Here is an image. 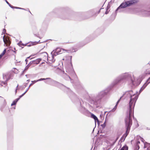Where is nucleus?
<instances>
[{
	"label": "nucleus",
	"mask_w": 150,
	"mask_h": 150,
	"mask_svg": "<svg viewBox=\"0 0 150 150\" xmlns=\"http://www.w3.org/2000/svg\"><path fill=\"white\" fill-rule=\"evenodd\" d=\"M28 91V90H27L24 93H23L22 95H21L22 96H23L24 94L27 92V91Z\"/></svg>",
	"instance_id": "nucleus-35"
},
{
	"label": "nucleus",
	"mask_w": 150,
	"mask_h": 150,
	"mask_svg": "<svg viewBox=\"0 0 150 150\" xmlns=\"http://www.w3.org/2000/svg\"><path fill=\"white\" fill-rule=\"evenodd\" d=\"M6 29H4V30H3V31H5V32H6Z\"/></svg>",
	"instance_id": "nucleus-47"
},
{
	"label": "nucleus",
	"mask_w": 150,
	"mask_h": 150,
	"mask_svg": "<svg viewBox=\"0 0 150 150\" xmlns=\"http://www.w3.org/2000/svg\"><path fill=\"white\" fill-rule=\"evenodd\" d=\"M16 102L14 101V100L12 104H11V106H13V105H16Z\"/></svg>",
	"instance_id": "nucleus-25"
},
{
	"label": "nucleus",
	"mask_w": 150,
	"mask_h": 150,
	"mask_svg": "<svg viewBox=\"0 0 150 150\" xmlns=\"http://www.w3.org/2000/svg\"><path fill=\"white\" fill-rule=\"evenodd\" d=\"M141 139L142 141L144 142V139H143L142 138H141Z\"/></svg>",
	"instance_id": "nucleus-42"
},
{
	"label": "nucleus",
	"mask_w": 150,
	"mask_h": 150,
	"mask_svg": "<svg viewBox=\"0 0 150 150\" xmlns=\"http://www.w3.org/2000/svg\"><path fill=\"white\" fill-rule=\"evenodd\" d=\"M127 96L129 97V112L127 113V115L125 120L126 124V132L123 135V137L125 139L128 134L131 125H132V118L133 115V110L135 103L138 98L137 95L135 94H132V91H129L127 93Z\"/></svg>",
	"instance_id": "nucleus-1"
},
{
	"label": "nucleus",
	"mask_w": 150,
	"mask_h": 150,
	"mask_svg": "<svg viewBox=\"0 0 150 150\" xmlns=\"http://www.w3.org/2000/svg\"><path fill=\"white\" fill-rule=\"evenodd\" d=\"M6 3L9 6H11V4L6 0H5Z\"/></svg>",
	"instance_id": "nucleus-29"
},
{
	"label": "nucleus",
	"mask_w": 150,
	"mask_h": 150,
	"mask_svg": "<svg viewBox=\"0 0 150 150\" xmlns=\"http://www.w3.org/2000/svg\"><path fill=\"white\" fill-rule=\"evenodd\" d=\"M14 8L16 9H22L24 10H25V9L23 8H22L20 7H14Z\"/></svg>",
	"instance_id": "nucleus-27"
},
{
	"label": "nucleus",
	"mask_w": 150,
	"mask_h": 150,
	"mask_svg": "<svg viewBox=\"0 0 150 150\" xmlns=\"http://www.w3.org/2000/svg\"><path fill=\"white\" fill-rule=\"evenodd\" d=\"M28 91V90H27L24 93H23L22 95H21L22 96H23L24 94L27 92V91Z\"/></svg>",
	"instance_id": "nucleus-34"
},
{
	"label": "nucleus",
	"mask_w": 150,
	"mask_h": 150,
	"mask_svg": "<svg viewBox=\"0 0 150 150\" xmlns=\"http://www.w3.org/2000/svg\"><path fill=\"white\" fill-rule=\"evenodd\" d=\"M67 57L68 58L70 59V60H71V58H72V56H67Z\"/></svg>",
	"instance_id": "nucleus-36"
},
{
	"label": "nucleus",
	"mask_w": 150,
	"mask_h": 150,
	"mask_svg": "<svg viewBox=\"0 0 150 150\" xmlns=\"http://www.w3.org/2000/svg\"><path fill=\"white\" fill-rule=\"evenodd\" d=\"M8 75H3V78L4 80H5L4 81H0V84L1 86H5L7 84L6 81L9 79V78H8Z\"/></svg>",
	"instance_id": "nucleus-6"
},
{
	"label": "nucleus",
	"mask_w": 150,
	"mask_h": 150,
	"mask_svg": "<svg viewBox=\"0 0 150 150\" xmlns=\"http://www.w3.org/2000/svg\"><path fill=\"white\" fill-rule=\"evenodd\" d=\"M38 43V42H31L30 43H27V45L26 46H28V47H30L32 45H35L36 44H37Z\"/></svg>",
	"instance_id": "nucleus-13"
},
{
	"label": "nucleus",
	"mask_w": 150,
	"mask_h": 150,
	"mask_svg": "<svg viewBox=\"0 0 150 150\" xmlns=\"http://www.w3.org/2000/svg\"><path fill=\"white\" fill-rule=\"evenodd\" d=\"M53 85L54 86L59 87L60 88L65 87V86L63 84L55 81H53Z\"/></svg>",
	"instance_id": "nucleus-9"
},
{
	"label": "nucleus",
	"mask_w": 150,
	"mask_h": 150,
	"mask_svg": "<svg viewBox=\"0 0 150 150\" xmlns=\"http://www.w3.org/2000/svg\"><path fill=\"white\" fill-rule=\"evenodd\" d=\"M128 147L126 146H123L121 149L120 150H128Z\"/></svg>",
	"instance_id": "nucleus-20"
},
{
	"label": "nucleus",
	"mask_w": 150,
	"mask_h": 150,
	"mask_svg": "<svg viewBox=\"0 0 150 150\" xmlns=\"http://www.w3.org/2000/svg\"><path fill=\"white\" fill-rule=\"evenodd\" d=\"M31 64H30V63L25 67V69H24V71H26V70H27L28 69V68H29V67L31 65Z\"/></svg>",
	"instance_id": "nucleus-22"
},
{
	"label": "nucleus",
	"mask_w": 150,
	"mask_h": 150,
	"mask_svg": "<svg viewBox=\"0 0 150 150\" xmlns=\"http://www.w3.org/2000/svg\"><path fill=\"white\" fill-rule=\"evenodd\" d=\"M33 84V83H31V84H30L28 88V89L27 90H28H28L29 89V88L30 87V86H32Z\"/></svg>",
	"instance_id": "nucleus-31"
},
{
	"label": "nucleus",
	"mask_w": 150,
	"mask_h": 150,
	"mask_svg": "<svg viewBox=\"0 0 150 150\" xmlns=\"http://www.w3.org/2000/svg\"><path fill=\"white\" fill-rule=\"evenodd\" d=\"M117 139V138L116 139V141H116Z\"/></svg>",
	"instance_id": "nucleus-52"
},
{
	"label": "nucleus",
	"mask_w": 150,
	"mask_h": 150,
	"mask_svg": "<svg viewBox=\"0 0 150 150\" xmlns=\"http://www.w3.org/2000/svg\"><path fill=\"white\" fill-rule=\"evenodd\" d=\"M139 14L144 16H148L150 15V11L142 9L140 11Z\"/></svg>",
	"instance_id": "nucleus-7"
},
{
	"label": "nucleus",
	"mask_w": 150,
	"mask_h": 150,
	"mask_svg": "<svg viewBox=\"0 0 150 150\" xmlns=\"http://www.w3.org/2000/svg\"><path fill=\"white\" fill-rule=\"evenodd\" d=\"M38 80H36H36H35V81H32V82L33 83H33V84L34 83H36V82H38Z\"/></svg>",
	"instance_id": "nucleus-30"
},
{
	"label": "nucleus",
	"mask_w": 150,
	"mask_h": 150,
	"mask_svg": "<svg viewBox=\"0 0 150 150\" xmlns=\"http://www.w3.org/2000/svg\"><path fill=\"white\" fill-rule=\"evenodd\" d=\"M107 92L105 90L100 92L96 96L94 97L92 99L90 100V103L94 105L97 108H101L100 105L101 103V100L105 95L107 94Z\"/></svg>",
	"instance_id": "nucleus-2"
},
{
	"label": "nucleus",
	"mask_w": 150,
	"mask_h": 150,
	"mask_svg": "<svg viewBox=\"0 0 150 150\" xmlns=\"http://www.w3.org/2000/svg\"><path fill=\"white\" fill-rule=\"evenodd\" d=\"M140 143V142L139 141H138L137 142V144H139Z\"/></svg>",
	"instance_id": "nucleus-44"
},
{
	"label": "nucleus",
	"mask_w": 150,
	"mask_h": 150,
	"mask_svg": "<svg viewBox=\"0 0 150 150\" xmlns=\"http://www.w3.org/2000/svg\"><path fill=\"white\" fill-rule=\"evenodd\" d=\"M64 76H65V79L67 80H71V78L70 77V76L66 74H64Z\"/></svg>",
	"instance_id": "nucleus-16"
},
{
	"label": "nucleus",
	"mask_w": 150,
	"mask_h": 150,
	"mask_svg": "<svg viewBox=\"0 0 150 150\" xmlns=\"http://www.w3.org/2000/svg\"><path fill=\"white\" fill-rule=\"evenodd\" d=\"M22 97V96H21V95L19 96V98H21V97Z\"/></svg>",
	"instance_id": "nucleus-45"
},
{
	"label": "nucleus",
	"mask_w": 150,
	"mask_h": 150,
	"mask_svg": "<svg viewBox=\"0 0 150 150\" xmlns=\"http://www.w3.org/2000/svg\"><path fill=\"white\" fill-rule=\"evenodd\" d=\"M122 8H120L119 9H118V7L115 11V13H117L118 12H122Z\"/></svg>",
	"instance_id": "nucleus-21"
},
{
	"label": "nucleus",
	"mask_w": 150,
	"mask_h": 150,
	"mask_svg": "<svg viewBox=\"0 0 150 150\" xmlns=\"http://www.w3.org/2000/svg\"><path fill=\"white\" fill-rule=\"evenodd\" d=\"M149 82L148 84H144L143 86L141 88L140 90V91L139 92H141L146 87V86H147V85L149 83Z\"/></svg>",
	"instance_id": "nucleus-17"
},
{
	"label": "nucleus",
	"mask_w": 150,
	"mask_h": 150,
	"mask_svg": "<svg viewBox=\"0 0 150 150\" xmlns=\"http://www.w3.org/2000/svg\"><path fill=\"white\" fill-rule=\"evenodd\" d=\"M63 59V60H64V59Z\"/></svg>",
	"instance_id": "nucleus-54"
},
{
	"label": "nucleus",
	"mask_w": 150,
	"mask_h": 150,
	"mask_svg": "<svg viewBox=\"0 0 150 150\" xmlns=\"http://www.w3.org/2000/svg\"><path fill=\"white\" fill-rule=\"evenodd\" d=\"M66 72L71 76L75 77L76 76L75 72L72 68L67 69Z\"/></svg>",
	"instance_id": "nucleus-8"
},
{
	"label": "nucleus",
	"mask_w": 150,
	"mask_h": 150,
	"mask_svg": "<svg viewBox=\"0 0 150 150\" xmlns=\"http://www.w3.org/2000/svg\"><path fill=\"white\" fill-rule=\"evenodd\" d=\"M18 44L21 47L22 46H26L27 44H23L22 43V42L20 41L19 42Z\"/></svg>",
	"instance_id": "nucleus-19"
},
{
	"label": "nucleus",
	"mask_w": 150,
	"mask_h": 150,
	"mask_svg": "<svg viewBox=\"0 0 150 150\" xmlns=\"http://www.w3.org/2000/svg\"><path fill=\"white\" fill-rule=\"evenodd\" d=\"M41 60V59H38L35 60H33L30 62V63L33 64H38Z\"/></svg>",
	"instance_id": "nucleus-11"
},
{
	"label": "nucleus",
	"mask_w": 150,
	"mask_h": 150,
	"mask_svg": "<svg viewBox=\"0 0 150 150\" xmlns=\"http://www.w3.org/2000/svg\"><path fill=\"white\" fill-rule=\"evenodd\" d=\"M116 110V109L113 108L111 110V112H114Z\"/></svg>",
	"instance_id": "nucleus-32"
},
{
	"label": "nucleus",
	"mask_w": 150,
	"mask_h": 150,
	"mask_svg": "<svg viewBox=\"0 0 150 150\" xmlns=\"http://www.w3.org/2000/svg\"><path fill=\"white\" fill-rule=\"evenodd\" d=\"M1 110L2 111H3V110H2V109H1Z\"/></svg>",
	"instance_id": "nucleus-51"
},
{
	"label": "nucleus",
	"mask_w": 150,
	"mask_h": 150,
	"mask_svg": "<svg viewBox=\"0 0 150 150\" xmlns=\"http://www.w3.org/2000/svg\"><path fill=\"white\" fill-rule=\"evenodd\" d=\"M14 71H13V72H14V73H18V70L17 69H16V68H14Z\"/></svg>",
	"instance_id": "nucleus-24"
},
{
	"label": "nucleus",
	"mask_w": 150,
	"mask_h": 150,
	"mask_svg": "<svg viewBox=\"0 0 150 150\" xmlns=\"http://www.w3.org/2000/svg\"><path fill=\"white\" fill-rule=\"evenodd\" d=\"M150 80V77L147 80V81H149Z\"/></svg>",
	"instance_id": "nucleus-43"
},
{
	"label": "nucleus",
	"mask_w": 150,
	"mask_h": 150,
	"mask_svg": "<svg viewBox=\"0 0 150 150\" xmlns=\"http://www.w3.org/2000/svg\"><path fill=\"white\" fill-rule=\"evenodd\" d=\"M25 62H26V64H27V59H25Z\"/></svg>",
	"instance_id": "nucleus-46"
},
{
	"label": "nucleus",
	"mask_w": 150,
	"mask_h": 150,
	"mask_svg": "<svg viewBox=\"0 0 150 150\" xmlns=\"http://www.w3.org/2000/svg\"><path fill=\"white\" fill-rule=\"evenodd\" d=\"M20 98H17L15 99V100H14V101L16 102V103H17V102H18V101L19 100Z\"/></svg>",
	"instance_id": "nucleus-28"
},
{
	"label": "nucleus",
	"mask_w": 150,
	"mask_h": 150,
	"mask_svg": "<svg viewBox=\"0 0 150 150\" xmlns=\"http://www.w3.org/2000/svg\"><path fill=\"white\" fill-rule=\"evenodd\" d=\"M65 51H66L67 52H74V51H71L70 50H65Z\"/></svg>",
	"instance_id": "nucleus-33"
},
{
	"label": "nucleus",
	"mask_w": 150,
	"mask_h": 150,
	"mask_svg": "<svg viewBox=\"0 0 150 150\" xmlns=\"http://www.w3.org/2000/svg\"><path fill=\"white\" fill-rule=\"evenodd\" d=\"M10 7H11V8H14V6H12L11 4V6H9Z\"/></svg>",
	"instance_id": "nucleus-39"
},
{
	"label": "nucleus",
	"mask_w": 150,
	"mask_h": 150,
	"mask_svg": "<svg viewBox=\"0 0 150 150\" xmlns=\"http://www.w3.org/2000/svg\"><path fill=\"white\" fill-rule=\"evenodd\" d=\"M121 98H120V99L117 102V103L116 104V105H118V104L119 103V102L120 101V99H121Z\"/></svg>",
	"instance_id": "nucleus-37"
},
{
	"label": "nucleus",
	"mask_w": 150,
	"mask_h": 150,
	"mask_svg": "<svg viewBox=\"0 0 150 150\" xmlns=\"http://www.w3.org/2000/svg\"><path fill=\"white\" fill-rule=\"evenodd\" d=\"M64 50V49H61L60 48H57L55 50L53 51L51 53L52 55V58L51 59H49V60H51L52 62H54L55 59H54V57L56 56L57 55L61 54L62 53L63 51Z\"/></svg>",
	"instance_id": "nucleus-4"
},
{
	"label": "nucleus",
	"mask_w": 150,
	"mask_h": 150,
	"mask_svg": "<svg viewBox=\"0 0 150 150\" xmlns=\"http://www.w3.org/2000/svg\"><path fill=\"white\" fill-rule=\"evenodd\" d=\"M51 79L50 78H47L46 79L41 78L40 79L38 80V81H40L44 80H45V79Z\"/></svg>",
	"instance_id": "nucleus-23"
},
{
	"label": "nucleus",
	"mask_w": 150,
	"mask_h": 150,
	"mask_svg": "<svg viewBox=\"0 0 150 150\" xmlns=\"http://www.w3.org/2000/svg\"><path fill=\"white\" fill-rule=\"evenodd\" d=\"M117 105H116L114 107V108H115V109H117Z\"/></svg>",
	"instance_id": "nucleus-40"
},
{
	"label": "nucleus",
	"mask_w": 150,
	"mask_h": 150,
	"mask_svg": "<svg viewBox=\"0 0 150 150\" xmlns=\"http://www.w3.org/2000/svg\"><path fill=\"white\" fill-rule=\"evenodd\" d=\"M91 117L92 118L94 119L95 122V123H96V122H98L99 120L97 117L94 115L93 114H91Z\"/></svg>",
	"instance_id": "nucleus-15"
},
{
	"label": "nucleus",
	"mask_w": 150,
	"mask_h": 150,
	"mask_svg": "<svg viewBox=\"0 0 150 150\" xmlns=\"http://www.w3.org/2000/svg\"><path fill=\"white\" fill-rule=\"evenodd\" d=\"M25 76H26L27 77V75H26Z\"/></svg>",
	"instance_id": "nucleus-50"
},
{
	"label": "nucleus",
	"mask_w": 150,
	"mask_h": 150,
	"mask_svg": "<svg viewBox=\"0 0 150 150\" xmlns=\"http://www.w3.org/2000/svg\"><path fill=\"white\" fill-rule=\"evenodd\" d=\"M100 12V10H99V11H98V13H99Z\"/></svg>",
	"instance_id": "nucleus-49"
},
{
	"label": "nucleus",
	"mask_w": 150,
	"mask_h": 150,
	"mask_svg": "<svg viewBox=\"0 0 150 150\" xmlns=\"http://www.w3.org/2000/svg\"><path fill=\"white\" fill-rule=\"evenodd\" d=\"M135 2L134 0H131L126 1L125 3H123L118 7V9H119L120 8H123L126 7L130 6L134 3Z\"/></svg>",
	"instance_id": "nucleus-5"
},
{
	"label": "nucleus",
	"mask_w": 150,
	"mask_h": 150,
	"mask_svg": "<svg viewBox=\"0 0 150 150\" xmlns=\"http://www.w3.org/2000/svg\"><path fill=\"white\" fill-rule=\"evenodd\" d=\"M131 75L129 73H123L115 79L112 82L113 85H115L120 82L122 80L130 77Z\"/></svg>",
	"instance_id": "nucleus-3"
},
{
	"label": "nucleus",
	"mask_w": 150,
	"mask_h": 150,
	"mask_svg": "<svg viewBox=\"0 0 150 150\" xmlns=\"http://www.w3.org/2000/svg\"><path fill=\"white\" fill-rule=\"evenodd\" d=\"M149 146L150 147V144L149 145Z\"/></svg>",
	"instance_id": "nucleus-55"
},
{
	"label": "nucleus",
	"mask_w": 150,
	"mask_h": 150,
	"mask_svg": "<svg viewBox=\"0 0 150 150\" xmlns=\"http://www.w3.org/2000/svg\"><path fill=\"white\" fill-rule=\"evenodd\" d=\"M108 13V11L107 10H106V11H105V14H107Z\"/></svg>",
	"instance_id": "nucleus-41"
},
{
	"label": "nucleus",
	"mask_w": 150,
	"mask_h": 150,
	"mask_svg": "<svg viewBox=\"0 0 150 150\" xmlns=\"http://www.w3.org/2000/svg\"><path fill=\"white\" fill-rule=\"evenodd\" d=\"M6 52V49H5L3 52L0 54V59L5 54Z\"/></svg>",
	"instance_id": "nucleus-18"
},
{
	"label": "nucleus",
	"mask_w": 150,
	"mask_h": 150,
	"mask_svg": "<svg viewBox=\"0 0 150 150\" xmlns=\"http://www.w3.org/2000/svg\"><path fill=\"white\" fill-rule=\"evenodd\" d=\"M41 56H44L43 58H44V59L47 58L48 60H49V59L50 58V57H49V58H48V54L47 53H46V52H44L42 53L41 54Z\"/></svg>",
	"instance_id": "nucleus-12"
},
{
	"label": "nucleus",
	"mask_w": 150,
	"mask_h": 150,
	"mask_svg": "<svg viewBox=\"0 0 150 150\" xmlns=\"http://www.w3.org/2000/svg\"><path fill=\"white\" fill-rule=\"evenodd\" d=\"M3 39L4 44H6V46L8 47L11 44V42L9 39L7 38H5L4 36L3 37Z\"/></svg>",
	"instance_id": "nucleus-10"
},
{
	"label": "nucleus",
	"mask_w": 150,
	"mask_h": 150,
	"mask_svg": "<svg viewBox=\"0 0 150 150\" xmlns=\"http://www.w3.org/2000/svg\"><path fill=\"white\" fill-rule=\"evenodd\" d=\"M79 110L82 113H83L86 111V109L84 107L81 105V107L79 108Z\"/></svg>",
	"instance_id": "nucleus-14"
},
{
	"label": "nucleus",
	"mask_w": 150,
	"mask_h": 150,
	"mask_svg": "<svg viewBox=\"0 0 150 150\" xmlns=\"http://www.w3.org/2000/svg\"><path fill=\"white\" fill-rule=\"evenodd\" d=\"M106 126L105 122L104 123L101 125V126L103 127V128H104Z\"/></svg>",
	"instance_id": "nucleus-26"
},
{
	"label": "nucleus",
	"mask_w": 150,
	"mask_h": 150,
	"mask_svg": "<svg viewBox=\"0 0 150 150\" xmlns=\"http://www.w3.org/2000/svg\"><path fill=\"white\" fill-rule=\"evenodd\" d=\"M29 81H30V80H27V81L29 82Z\"/></svg>",
	"instance_id": "nucleus-48"
},
{
	"label": "nucleus",
	"mask_w": 150,
	"mask_h": 150,
	"mask_svg": "<svg viewBox=\"0 0 150 150\" xmlns=\"http://www.w3.org/2000/svg\"><path fill=\"white\" fill-rule=\"evenodd\" d=\"M18 85L17 86H16V88L15 90V93H17V88H18Z\"/></svg>",
	"instance_id": "nucleus-38"
},
{
	"label": "nucleus",
	"mask_w": 150,
	"mask_h": 150,
	"mask_svg": "<svg viewBox=\"0 0 150 150\" xmlns=\"http://www.w3.org/2000/svg\"><path fill=\"white\" fill-rule=\"evenodd\" d=\"M29 11V12H30V13H31V12H30V11Z\"/></svg>",
	"instance_id": "nucleus-53"
}]
</instances>
